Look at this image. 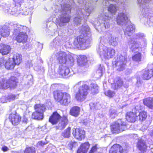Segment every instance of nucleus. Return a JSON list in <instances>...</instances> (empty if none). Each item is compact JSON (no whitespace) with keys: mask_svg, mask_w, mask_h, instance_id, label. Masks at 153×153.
I'll return each instance as SVG.
<instances>
[{"mask_svg":"<svg viewBox=\"0 0 153 153\" xmlns=\"http://www.w3.org/2000/svg\"><path fill=\"white\" fill-rule=\"evenodd\" d=\"M15 65L13 62L10 60H8L6 62L4 65L5 68L7 70L13 69Z\"/></svg>","mask_w":153,"mask_h":153,"instance_id":"obj_27","label":"nucleus"},{"mask_svg":"<svg viewBox=\"0 0 153 153\" xmlns=\"http://www.w3.org/2000/svg\"><path fill=\"white\" fill-rule=\"evenodd\" d=\"M71 17L70 16L63 17L62 19V22L63 23H68L70 20Z\"/></svg>","mask_w":153,"mask_h":153,"instance_id":"obj_41","label":"nucleus"},{"mask_svg":"<svg viewBox=\"0 0 153 153\" xmlns=\"http://www.w3.org/2000/svg\"><path fill=\"white\" fill-rule=\"evenodd\" d=\"M57 60L59 64H65L68 58V55L66 53L60 52L56 54Z\"/></svg>","mask_w":153,"mask_h":153,"instance_id":"obj_12","label":"nucleus"},{"mask_svg":"<svg viewBox=\"0 0 153 153\" xmlns=\"http://www.w3.org/2000/svg\"><path fill=\"white\" fill-rule=\"evenodd\" d=\"M117 63V62H116L115 63V64H116Z\"/></svg>","mask_w":153,"mask_h":153,"instance_id":"obj_51","label":"nucleus"},{"mask_svg":"<svg viewBox=\"0 0 153 153\" xmlns=\"http://www.w3.org/2000/svg\"><path fill=\"white\" fill-rule=\"evenodd\" d=\"M25 120H23V121L24 122H25V123H27V118H25Z\"/></svg>","mask_w":153,"mask_h":153,"instance_id":"obj_48","label":"nucleus"},{"mask_svg":"<svg viewBox=\"0 0 153 153\" xmlns=\"http://www.w3.org/2000/svg\"><path fill=\"white\" fill-rule=\"evenodd\" d=\"M128 19V18L126 14L123 13H119L117 17V22L118 24L120 25L124 21Z\"/></svg>","mask_w":153,"mask_h":153,"instance_id":"obj_23","label":"nucleus"},{"mask_svg":"<svg viewBox=\"0 0 153 153\" xmlns=\"http://www.w3.org/2000/svg\"><path fill=\"white\" fill-rule=\"evenodd\" d=\"M136 147L140 151V153H146L148 147L146 141L141 138L138 140Z\"/></svg>","mask_w":153,"mask_h":153,"instance_id":"obj_9","label":"nucleus"},{"mask_svg":"<svg viewBox=\"0 0 153 153\" xmlns=\"http://www.w3.org/2000/svg\"><path fill=\"white\" fill-rule=\"evenodd\" d=\"M69 73V69L67 68L60 69L59 72V74L63 77L67 75Z\"/></svg>","mask_w":153,"mask_h":153,"instance_id":"obj_33","label":"nucleus"},{"mask_svg":"<svg viewBox=\"0 0 153 153\" xmlns=\"http://www.w3.org/2000/svg\"><path fill=\"white\" fill-rule=\"evenodd\" d=\"M126 65V63L122 62L120 64L119 67L118 68L117 70L119 71H123L125 68Z\"/></svg>","mask_w":153,"mask_h":153,"instance_id":"obj_40","label":"nucleus"},{"mask_svg":"<svg viewBox=\"0 0 153 153\" xmlns=\"http://www.w3.org/2000/svg\"><path fill=\"white\" fill-rule=\"evenodd\" d=\"M126 150V149H123L122 146L120 144L115 143L110 148L108 153H124V151Z\"/></svg>","mask_w":153,"mask_h":153,"instance_id":"obj_10","label":"nucleus"},{"mask_svg":"<svg viewBox=\"0 0 153 153\" xmlns=\"http://www.w3.org/2000/svg\"><path fill=\"white\" fill-rule=\"evenodd\" d=\"M98 145L97 144H96L93 146L91 148L88 153H95L98 149Z\"/></svg>","mask_w":153,"mask_h":153,"instance_id":"obj_38","label":"nucleus"},{"mask_svg":"<svg viewBox=\"0 0 153 153\" xmlns=\"http://www.w3.org/2000/svg\"><path fill=\"white\" fill-rule=\"evenodd\" d=\"M135 28L134 26L130 25L128 26L126 28L125 31V33L129 36H130L131 34H130L129 33H132L135 30Z\"/></svg>","mask_w":153,"mask_h":153,"instance_id":"obj_26","label":"nucleus"},{"mask_svg":"<svg viewBox=\"0 0 153 153\" xmlns=\"http://www.w3.org/2000/svg\"><path fill=\"white\" fill-rule=\"evenodd\" d=\"M7 98L10 101L14 100L16 98V96L13 94L10 95L8 96Z\"/></svg>","mask_w":153,"mask_h":153,"instance_id":"obj_44","label":"nucleus"},{"mask_svg":"<svg viewBox=\"0 0 153 153\" xmlns=\"http://www.w3.org/2000/svg\"><path fill=\"white\" fill-rule=\"evenodd\" d=\"M33 108L35 111L44 114L46 110L45 105L42 103H36L33 106Z\"/></svg>","mask_w":153,"mask_h":153,"instance_id":"obj_16","label":"nucleus"},{"mask_svg":"<svg viewBox=\"0 0 153 153\" xmlns=\"http://www.w3.org/2000/svg\"><path fill=\"white\" fill-rule=\"evenodd\" d=\"M8 119L12 125L16 126L20 123L22 121V117L16 111L14 113H11L9 114Z\"/></svg>","mask_w":153,"mask_h":153,"instance_id":"obj_7","label":"nucleus"},{"mask_svg":"<svg viewBox=\"0 0 153 153\" xmlns=\"http://www.w3.org/2000/svg\"><path fill=\"white\" fill-rule=\"evenodd\" d=\"M18 83V79L14 76H11L8 79L3 78L0 80V89H14L16 87Z\"/></svg>","mask_w":153,"mask_h":153,"instance_id":"obj_2","label":"nucleus"},{"mask_svg":"<svg viewBox=\"0 0 153 153\" xmlns=\"http://www.w3.org/2000/svg\"><path fill=\"white\" fill-rule=\"evenodd\" d=\"M92 86L91 88V94L92 95H95L99 92V86L96 84H91Z\"/></svg>","mask_w":153,"mask_h":153,"instance_id":"obj_24","label":"nucleus"},{"mask_svg":"<svg viewBox=\"0 0 153 153\" xmlns=\"http://www.w3.org/2000/svg\"><path fill=\"white\" fill-rule=\"evenodd\" d=\"M90 90L89 86L86 84L80 86L75 95L76 100L79 102L84 101L86 98Z\"/></svg>","mask_w":153,"mask_h":153,"instance_id":"obj_4","label":"nucleus"},{"mask_svg":"<svg viewBox=\"0 0 153 153\" xmlns=\"http://www.w3.org/2000/svg\"><path fill=\"white\" fill-rule=\"evenodd\" d=\"M114 90L117 89L123 85L124 82L122 79L120 77H118L116 78V80L114 83Z\"/></svg>","mask_w":153,"mask_h":153,"instance_id":"obj_21","label":"nucleus"},{"mask_svg":"<svg viewBox=\"0 0 153 153\" xmlns=\"http://www.w3.org/2000/svg\"><path fill=\"white\" fill-rule=\"evenodd\" d=\"M72 134L74 137L79 141L84 139L85 137V131L80 128H73Z\"/></svg>","mask_w":153,"mask_h":153,"instance_id":"obj_8","label":"nucleus"},{"mask_svg":"<svg viewBox=\"0 0 153 153\" xmlns=\"http://www.w3.org/2000/svg\"><path fill=\"white\" fill-rule=\"evenodd\" d=\"M141 106L137 105L134 106L131 111L126 112L125 115L126 120L128 123H134L137 121L138 116L137 115L138 108H141Z\"/></svg>","mask_w":153,"mask_h":153,"instance_id":"obj_6","label":"nucleus"},{"mask_svg":"<svg viewBox=\"0 0 153 153\" xmlns=\"http://www.w3.org/2000/svg\"><path fill=\"white\" fill-rule=\"evenodd\" d=\"M77 40L78 43L80 45H82L85 42V41L83 37L81 36H78L77 37Z\"/></svg>","mask_w":153,"mask_h":153,"instance_id":"obj_36","label":"nucleus"},{"mask_svg":"<svg viewBox=\"0 0 153 153\" xmlns=\"http://www.w3.org/2000/svg\"><path fill=\"white\" fill-rule=\"evenodd\" d=\"M139 120L141 121L145 120L147 117V113L146 111H143L140 112L138 115Z\"/></svg>","mask_w":153,"mask_h":153,"instance_id":"obj_29","label":"nucleus"},{"mask_svg":"<svg viewBox=\"0 0 153 153\" xmlns=\"http://www.w3.org/2000/svg\"><path fill=\"white\" fill-rule=\"evenodd\" d=\"M149 135L152 137H153V129L152 131L149 133Z\"/></svg>","mask_w":153,"mask_h":153,"instance_id":"obj_47","label":"nucleus"},{"mask_svg":"<svg viewBox=\"0 0 153 153\" xmlns=\"http://www.w3.org/2000/svg\"><path fill=\"white\" fill-rule=\"evenodd\" d=\"M31 117L32 119H33L41 120L44 118V114L34 110V111L32 113Z\"/></svg>","mask_w":153,"mask_h":153,"instance_id":"obj_19","label":"nucleus"},{"mask_svg":"<svg viewBox=\"0 0 153 153\" xmlns=\"http://www.w3.org/2000/svg\"><path fill=\"white\" fill-rule=\"evenodd\" d=\"M62 118L60 115L56 111L52 113L50 116L48 121L52 125L57 124Z\"/></svg>","mask_w":153,"mask_h":153,"instance_id":"obj_11","label":"nucleus"},{"mask_svg":"<svg viewBox=\"0 0 153 153\" xmlns=\"http://www.w3.org/2000/svg\"><path fill=\"white\" fill-rule=\"evenodd\" d=\"M132 44L130 48L131 49L132 51H135L136 49L140 48L141 45L140 42L134 41Z\"/></svg>","mask_w":153,"mask_h":153,"instance_id":"obj_30","label":"nucleus"},{"mask_svg":"<svg viewBox=\"0 0 153 153\" xmlns=\"http://www.w3.org/2000/svg\"><path fill=\"white\" fill-rule=\"evenodd\" d=\"M143 101L144 105L150 109L153 108V97H149L145 98Z\"/></svg>","mask_w":153,"mask_h":153,"instance_id":"obj_20","label":"nucleus"},{"mask_svg":"<svg viewBox=\"0 0 153 153\" xmlns=\"http://www.w3.org/2000/svg\"><path fill=\"white\" fill-rule=\"evenodd\" d=\"M116 38L111 36L108 38V43L110 45L115 46L117 42L116 40Z\"/></svg>","mask_w":153,"mask_h":153,"instance_id":"obj_35","label":"nucleus"},{"mask_svg":"<svg viewBox=\"0 0 153 153\" xmlns=\"http://www.w3.org/2000/svg\"><path fill=\"white\" fill-rule=\"evenodd\" d=\"M105 58L109 59L114 56L115 54V50L112 48H107L103 53Z\"/></svg>","mask_w":153,"mask_h":153,"instance_id":"obj_17","label":"nucleus"},{"mask_svg":"<svg viewBox=\"0 0 153 153\" xmlns=\"http://www.w3.org/2000/svg\"><path fill=\"white\" fill-rule=\"evenodd\" d=\"M76 142H70L68 144V146L70 148V149L72 150L73 148L75 146Z\"/></svg>","mask_w":153,"mask_h":153,"instance_id":"obj_43","label":"nucleus"},{"mask_svg":"<svg viewBox=\"0 0 153 153\" xmlns=\"http://www.w3.org/2000/svg\"><path fill=\"white\" fill-rule=\"evenodd\" d=\"M82 56L84 58H86V56L85 55L81 56V57Z\"/></svg>","mask_w":153,"mask_h":153,"instance_id":"obj_49","label":"nucleus"},{"mask_svg":"<svg viewBox=\"0 0 153 153\" xmlns=\"http://www.w3.org/2000/svg\"><path fill=\"white\" fill-rule=\"evenodd\" d=\"M4 60H3V63H4Z\"/></svg>","mask_w":153,"mask_h":153,"instance_id":"obj_50","label":"nucleus"},{"mask_svg":"<svg viewBox=\"0 0 153 153\" xmlns=\"http://www.w3.org/2000/svg\"><path fill=\"white\" fill-rule=\"evenodd\" d=\"M108 10L112 13H115L117 10L116 7L112 4H110L109 5Z\"/></svg>","mask_w":153,"mask_h":153,"instance_id":"obj_37","label":"nucleus"},{"mask_svg":"<svg viewBox=\"0 0 153 153\" xmlns=\"http://www.w3.org/2000/svg\"><path fill=\"white\" fill-rule=\"evenodd\" d=\"M10 32L8 30L3 28H0V35L1 37H6L9 35Z\"/></svg>","mask_w":153,"mask_h":153,"instance_id":"obj_34","label":"nucleus"},{"mask_svg":"<svg viewBox=\"0 0 153 153\" xmlns=\"http://www.w3.org/2000/svg\"><path fill=\"white\" fill-rule=\"evenodd\" d=\"M47 143L46 142H44L42 141H40L38 142L36 144L37 147L42 146L43 147L44 145H45L47 144Z\"/></svg>","mask_w":153,"mask_h":153,"instance_id":"obj_42","label":"nucleus"},{"mask_svg":"<svg viewBox=\"0 0 153 153\" xmlns=\"http://www.w3.org/2000/svg\"><path fill=\"white\" fill-rule=\"evenodd\" d=\"M80 108L79 107L74 106L71 108L69 111V114L73 117H76L80 114Z\"/></svg>","mask_w":153,"mask_h":153,"instance_id":"obj_18","label":"nucleus"},{"mask_svg":"<svg viewBox=\"0 0 153 153\" xmlns=\"http://www.w3.org/2000/svg\"><path fill=\"white\" fill-rule=\"evenodd\" d=\"M71 128L70 127H68L61 134V135L64 138H69L71 135Z\"/></svg>","mask_w":153,"mask_h":153,"instance_id":"obj_25","label":"nucleus"},{"mask_svg":"<svg viewBox=\"0 0 153 153\" xmlns=\"http://www.w3.org/2000/svg\"><path fill=\"white\" fill-rule=\"evenodd\" d=\"M127 124L122 119H119L110 125V129L113 134H118L125 130Z\"/></svg>","mask_w":153,"mask_h":153,"instance_id":"obj_5","label":"nucleus"},{"mask_svg":"<svg viewBox=\"0 0 153 153\" xmlns=\"http://www.w3.org/2000/svg\"><path fill=\"white\" fill-rule=\"evenodd\" d=\"M90 146L88 142H85L81 143L77 151V153H87Z\"/></svg>","mask_w":153,"mask_h":153,"instance_id":"obj_13","label":"nucleus"},{"mask_svg":"<svg viewBox=\"0 0 153 153\" xmlns=\"http://www.w3.org/2000/svg\"><path fill=\"white\" fill-rule=\"evenodd\" d=\"M153 77V69L145 70L142 75V79L144 80H148Z\"/></svg>","mask_w":153,"mask_h":153,"instance_id":"obj_15","label":"nucleus"},{"mask_svg":"<svg viewBox=\"0 0 153 153\" xmlns=\"http://www.w3.org/2000/svg\"><path fill=\"white\" fill-rule=\"evenodd\" d=\"M1 149L4 152H6L8 150V149L7 147L6 146H3L1 148Z\"/></svg>","mask_w":153,"mask_h":153,"instance_id":"obj_46","label":"nucleus"},{"mask_svg":"<svg viewBox=\"0 0 153 153\" xmlns=\"http://www.w3.org/2000/svg\"><path fill=\"white\" fill-rule=\"evenodd\" d=\"M142 54L140 52H137L132 56V59L134 61L139 62L141 61Z\"/></svg>","mask_w":153,"mask_h":153,"instance_id":"obj_28","label":"nucleus"},{"mask_svg":"<svg viewBox=\"0 0 153 153\" xmlns=\"http://www.w3.org/2000/svg\"><path fill=\"white\" fill-rule=\"evenodd\" d=\"M68 120L67 116H63L60 122V125L62 129L64 128L68 123Z\"/></svg>","mask_w":153,"mask_h":153,"instance_id":"obj_31","label":"nucleus"},{"mask_svg":"<svg viewBox=\"0 0 153 153\" xmlns=\"http://www.w3.org/2000/svg\"><path fill=\"white\" fill-rule=\"evenodd\" d=\"M14 27L13 35L14 39L19 43H26L28 39V35L26 32L28 29L27 27L19 24L14 25Z\"/></svg>","mask_w":153,"mask_h":153,"instance_id":"obj_1","label":"nucleus"},{"mask_svg":"<svg viewBox=\"0 0 153 153\" xmlns=\"http://www.w3.org/2000/svg\"><path fill=\"white\" fill-rule=\"evenodd\" d=\"M12 59L13 62L15 65H19L22 62V56L20 54L16 53L14 55Z\"/></svg>","mask_w":153,"mask_h":153,"instance_id":"obj_22","label":"nucleus"},{"mask_svg":"<svg viewBox=\"0 0 153 153\" xmlns=\"http://www.w3.org/2000/svg\"><path fill=\"white\" fill-rule=\"evenodd\" d=\"M149 148V149H148V148H147L146 153H153V147L152 145H150Z\"/></svg>","mask_w":153,"mask_h":153,"instance_id":"obj_45","label":"nucleus"},{"mask_svg":"<svg viewBox=\"0 0 153 153\" xmlns=\"http://www.w3.org/2000/svg\"><path fill=\"white\" fill-rule=\"evenodd\" d=\"M23 153H36V149L34 147L28 146L24 149Z\"/></svg>","mask_w":153,"mask_h":153,"instance_id":"obj_32","label":"nucleus"},{"mask_svg":"<svg viewBox=\"0 0 153 153\" xmlns=\"http://www.w3.org/2000/svg\"><path fill=\"white\" fill-rule=\"evenodd\" d=\"M11 50L10 46L3 43L0 44V53L2 55H6L9 53Z\"/></svg>","mask_w":153,"mask_h":153,"instance_id":"obj_14","label":"nucleus"},{"mask_svg":"<svg viewBox=\"0 0 153 153\" xmlns=\"http://www.w3.org/2000/svg\"><path fill=\"white\" fill-rule=\"evenodd\" d=\"M105 95L110 98L112 97L115 94V92L109 90L105 92Z\"/></svg>","mask_w":153,"mask_h":153,"instance_id":"obj_39","label":"nucleus"},{"mask_svg":"<svg viewBox=\"0 0 153 153\" xmlns=\"http://www.w3.org/2000/svg\"><path fill=\"white\" fill-rule=\"evenodd\" d=\"M53 94L55 100L62 105H67L71 99V96L69 94L60 91L59 90L54 91Z\"/></svg>","mask_w":153,"mask_h":153,"instance_id":"obj_3","label":"nucleus"}]
</instances>
